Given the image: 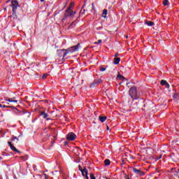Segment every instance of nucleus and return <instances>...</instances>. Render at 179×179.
<instances>
[{"label":"nucleus","instance_id":"nucleus-30","mask_svg":"<svg viewBox=\"0 0 179 179\" xmlns=\"http://www.w3.org/2000/svg\"><path fill=\"white\" fill-rule=\"evenodd\" d=\"M94 44H99L97 42H94Z\"/></svg>","mask_w":179,"mask_h":179},{"label":"nucleus","instance_id":"nucleus-10","mask_svg":"<svg viewBox=\"0 0 179 179\" xmlns=\"http://www.w3.org/2000/svg\"><path fill=\"white\" fill-rule=\"evenodd\" d=\"M115 61L113 62V64L115 65H118V64H120V61H121V59L120 57H115Z\"/></svg>","mask_w":179,"mask_h":179},{"label":"nucleus","instance_id":"nucleus-32","mask_svg":"<svg viewBox=\"0 0 179 179\" xmlns=\"http://www.w3.org/2000/svg\"><path fill=\"white\" fill-rule=\"evenodd\" d=\"M41 2H44V0H41Z\"/></svg>","mask_w":179,"mask_h":179},{"label":"nucleus","instance_id":"nucleus-1","mask_svg":"<svg viewBox=\"0 0 179 179\" xmlns=\"http://www.w3.org/2000/svg\"><path fill=\"white\" fill-rule=\"evenodd\" d=\"M79 48H80V44H78L77 45L68 48L66 50H62L58 51V55L59 57H62V59L69 54V52L73 53L76 52V51H79Z\"/></svg>","mask_w":179,"mask_h":179},{"label":"nucleus","instance_id":"nucleus-19","mask_svg":"<svg viewBox=\"0 0 179 179\" xmlns=\"http://www.w3.org/2000/svg\"><path fill=\"white\" fill-rule=\"evenodd\" d=\"M145 24H147V26H153V22H145Z\"/></svg>","mask_w":179,"mask_h":179},{"label":"nucleus","instance_id":"nucleus-20","mask_svg":"<svg viewBox=\"0 0 179 179\" xmlns=\"http://www.w3.org/2000/svg\"><path fill=\"white\" fill-rule=\"evenodd\" d=\"M163 4L164 6H167L169 5V0H164Z\"/></svg>","mask_w":179,"mask_h":179},{"label":"nucleus","instance_id":"nucleus-11","mask_svg":"<svg viewBox=\"0 0 179 179\" xmlns=\"http://www.w3.org/2000/svg\"><path fill=\"white\" fill-rule=\"evenodd\" d=\"M99 118L101 122H106V120H107V117L106 116H99Z\"/></svg>","mask_w":179,"mask_h":179},{"label":"nucleus","instance_id":"nucleus-34","mask_svg":"<svg viewBox=\"0 0 179 179\" xmlns=\"http://www.w3.org/2000/svg\"><path fill=\"white\" fill-rule=\"evenodd\" d=\"M45 178H47V175H45Z\"/></svg>","mask_w":179,"mask_h":179},{"label":"nucleus","instance_id":"nucleus-8","mask_svg":"<svg viewBox=\"0 0 179 179\" xmlns=\"http://www.w3.org/2000/svg\"><path fill=\"white\" fill-rule=\"evenodd\" d=\"M66 13H68L69 16H72L75 15L76 13L73 11H71V7H69L66 10Z\"/></svg>","mask_w":179,"mask_h":179},{"label":"nucleus","instance_id":"nucleus-2","mask_svg":"<svg viewBox=\"0 0 179 179\" xmlns=\"http://www.w3.org/2000/svg\"><path fill=\"white\" fill-rule=\"evenodd\" d=\"M11 6L13 8V15H16V12L17 10V8H19L20 6L19 5V2L17 1H11Z\"/></svg>","mask_w":179,"mask_h":179},{"label":"nucleus","instance_id":"nucleus-26","mask_svg":"<svg viewBox=\"0 0 179 179\" xmlns=\"http://www.w3.org/2000/svg\"><path fill=\"white\" fill-rule=\"evenodd\" d=\"M166 87H170V85L169 83H166Z\"/></svg>","mask_w":179,"mask_h":179},{"label":"nucleus","instance_id":"nucleus-28","mask_svg":"<svg viewBox=\"0 0 179 179\" xmlns=\"http://www.w3.org/2000/svg\"><path fill=\"white\" fill-rule=\"evenodd\" d=\"M79 170L80 171V170H83V169H82V168L80 166H79Z\"/></svg>","mask_w":179,"mask_h":179},{"label":"nucleus","instance_id":"nucleus-7","mask_svg":"<svg viewBox=\"0 0 179 179\" xmlns=\"http://www.w3.org/2000/svg\"><path fill=\"white\" fill-rule=\"evenodd\" d=\"M8 146H10L11 150H13L14 152H19L17 150V149H16V148L15 147L14 145L12 144V143L10 141L8 142Z\"/></svg>","mask_w":179,"mask_h":179},{"label":"nucleus","instance_id":"nucleus-4","mask_svg":"<svg viewBox=\"0 0 179 179\" xmlns=\"http://www.w3.org/2000/svg\"><path fill=\"white\" fill-rule=\"evenodd\" d=\"M76 138V134L75 133H69L67 134V139L68 141H73Z\"/></svg>","mask_w":179,"mask_h":179},{"label":"nucleus","instance_id":"nucleus-6","mask_svg":"<svg viewBox=\"0 0 179 179\" xmlns=\"http://www.w3.org/2000/svg\"><path fill=\"white\" fill-rule=\"evenodd\" d=\"M80 171L83 177H85V179H89V176H87V174H88L87 169H84L83 170H80Z\"/></svg>","mask_w":179,"mask_h":179},{"label":"nucleus","instance_id":"nucleus-23","mask_svg":"<svg viewBox=\"0 0 179 179\" xmlns=\"http://www.w3.org/2000/svg\"><path fill=\"white\" fill-rule=\"evenodd\" d=\"M90 179H96V177H94V175L93 173L90 174Z\"/></svg>","mask_w":179,"mask_h":179},{"label":"nucleus","instance_id":"nucleus-3","mask_svg":"<svg viewBox=\"0 0 179 179\" xmlns=\"http://www.w3.org/2000/svg\"><path fill=\"white\" fill-rule=\"evenodd\" d=\"M129 94L131 99H135L136 97V94H138V92L136 91V87H132L130 88L129 91Z\"/></svg>","mask_w":179,"mask_h":179},{"label":"nucleus","instance_id":"nucleus-5","mask_svg":"<svg viewBox=\"0 0 179 179\" xmlns=\"http://www.w3.org/2000/svg\"><path fill=\"white\" fill-rule=\"evenodd\" d=\"M101 79L94 80V81L91 84V87H94V86H97V85H100L101 83Z\"/></svg>","mask_w":179,"mask_h":179},{"label":"nucleus","instance_id":"nucleus-33","mask_svg":"<svg viewBox=\"0 0 179 179\" xmlns=\"http://www.w3.org/2000/svg\"><path fill=\"white\" fill-rule=\"evenodd\" d=\"M2 107V105L0 103V108Z\"/></svg>","mask_w":179,"mask_h":179},{"label":"nucleus","instance_id":"nucleus-31","mask_svg":"<svg viewBox=\"0 0 179 179\" xmlns=\"http://www.w3.org/2000/svg\"><path fill=\"white\" fill-rule=\"evenodd\" d=\"M108 129H110V127H107V130L108 131Z\"/></svg>","mask_w":179,"mask_h":179},{"label":"nucleus","instance_id":"nucleus-12","mask_svg":"<svg viewBox=\"0 0 179 179\" xmlns=\"http://www.w3.org/2000/svg\"><path fill=\"white\" fill-rule=\"evenodd\" d=\"M110 164H111V162H110V159H106L104 161L105 166H110Z\"/></svg>","mask_w":179,"mask_h":179},{"label":"nucleus","instance_id":"nucleus-21","mask_svg":"<svg viewBox=\"0 0 179 179\" xmlns=\"http://www.w3.org/2000/svg\"><path fill=\"white\" fill-rule=\"evenodd\" d=\"M117 78H118V79H125V77L121 76V74H118Z\"/></svg>","mask_w":179,"mask_h":179},{"label":"nucleus","instance_id":"nucleus-22","mask_svg":"<svg viewBox=\"0 0 179 179\" xmlns=\"http://www.w3.org/2000/svg\"><path fill=\"white\" fill-rule=\"evenodd\" d=\"M106 69H107V68L100 67V71L101 72H104V71H106Z\"/></svg>","mask_w":179,"mask_h":179},{"label":"nucleus","instance_id":"nucleus-13","mask_svg":"<svg viewBox=\"0 0 179 179\" xmlns=\"http://www.w3.org/2000/svg\"><path fill=\"white\" fill-rule=\"evenodd\" d=\"M107 13H108L107 10L104 9L103 10V17H104V18L107 17Z\"/></svg>","mask_w":179,"mask_h":179},{"label":"nucleus","instance_id":"nucleus-16","mask_svg":"<svg viewBox=\"0 0 179 179\" xmlns=\"http://www.w3.org/2000/svg\"><path fill=\"white\" fill-rule=\"evenodd\" d=\"M15 141H17V142H19V138H17V137L14 136L12 139H11V142H15Z\"/></svg>","mask_w":179,"mask_h":179},{"label":"nucleus","instance_id":"nucleus-9","mask_svg":"<svg viewBox=\"0 0 179 179\" xmlns=\"http://www.w3.org/2000/svg\"><path fill=\"white\" fill-rule=\"evenodd\" d=\"M133 171L136 174H138V176H142V172L141 171V169H137L136 168H134Z\"/></svg>","mask_w":179,"mask_h":179},{"label":"nucleus","instance_id":"nucleus-18","mask_svg":"<svg viewBox=\"0 0 179 179\" xmlns=\"http://www.w3.org/2000/svg\"><path fill=\"white\" fill-rule=\"evenodd\" d=\"M152 104L151 101H145L144 106H150Z\"/></svg>","mask_w":179,"mask_h":179},{"label":"nucleus","instance_id":"nucleus-27","mask_svg":"<svg viewBox=\"0 0 179 179\" xmlns=\"http://www.w3.org/2000/svg\"><path fill=\"white\" fill-rule=\"evenodd\" d=\"M115 57H118V53H116V54L115 55Z\"/></svg>","mask_w":179,"mask_h":179},{"label":"nucleus","instance_id":"nucleus-14","mask_svg":"<svg viewBox=\"0 0 179 179\" xmlns=\"http://www.w3.org/2000/svg\"><path fill=\"white\" fill-rule=\"evenodd\" d=\"M6 101H9V103H17V100H13L12 99H8Z\"/></svg>","mask_w":179,"mask_h":179},{"label":"nucleus","instance_id":"nucleus-15","mask_svg":"<svg viewBox=\"0 0 179 179\" xmlns=\"http://www.w3.org/2000/svg\"><path fill=\"white\" fill-rule=\"evenodd\" d=\"M41 115H43V118H47V117H48V114L45 113V112H41Z\"/></svg>","mask_w":179,"mask_h":179},{"label":"nucleus","instance_id":"nucleus-35","mask_svg":"<svg viewBox=\"0 0 179 179\" xmlns=\"http://www.w3.org/2000/svg\"><path fill=\"white\" fill-rule=\"evenodd\" d=\"M0 179H1V176H0Z\"/></svg>","mask_w":179,"mask_h":179},{"label":"nucleus","instance_id":"nucleus-17","mask_svg":"<svg viewBox=\"0 0 179 179\" xmlns=\"http://www.w3.org/2000/svg\"><path fill=\"white\" fill-rule=\"evenodd\" d=\"M161 85L162 86H164L165 85H167V81L164 80H161Z\"/></svg>","mask_w":179,"mask_h":179},{"label":"nucleus","instance_id":"nucleus-24","mask_svg":"<svg viewBox=\"0 0 179 179\" xmlns=\"http://www.w3.org/2000/svg\"><path fill=\"white\" fill-rule=\"evenodd\" d=\"M48 74H45L42 76V79H45V78H47Z\"/></svg>","mask_w":179,"mask_h":179},{"label":"nucleus","instance_id":"nucleus-25","mask_svg":"<svg viewBox=\"0 0 179 179\" xmlns=\"http://www.w3.org/2000/svg\"><path fill=\"white\" fill-rule=\"evenodd\" d=\"M102 40L101 39H99V40H98V41H97V43L98 44H101V43H102Z\"/></svg>","mask_w":179,"mask_h":179},{"label":"nucleus","instance_id":"nucleus-29","mask_svg":"<svg viewBox=\"0 0 179 179\" xmlns=\"http://www.w3.org/2000/svg\"><path fill=\"white\" fill-rule=\"evenodd\" d=\"M64 144L68 145V142L65 141Z\"/></svg>","mask_w":179,"mask_h":179}]
</instances>
